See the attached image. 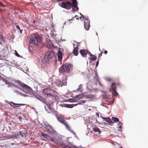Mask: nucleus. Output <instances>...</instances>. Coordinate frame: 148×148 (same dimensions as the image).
<instances>
[{
	"label": "nucleus",
	"mask_w": 148,
	"mask_h": 148,
	"mask_svg": "<svg viewBox=\"0 0 148 148\" xmlns=\"http://www.w3.org/2000/svg\"><path fill=\"white\" fill-rule=\"evenodd\" d=\"M44 93L47 96H49L52 101L49 103V104L53 103L54 101H58L59 99L58 94L57 92L49 88H46L43 90Z\"/></svg>",
	"instance_id": "obj_1"
},
{
	"label": "nucleus",
	"mask_w": 148,
	"mask_h": 148,
	"mask_svg": "<svg viewBox=\"0 0 148 148\" xmlns=\"http://www.w3.org/2000/svg\"><path fill=\"white\" fill-rule=\"evenodd\" d=\"M72 1V3L69 1L62 2L61 5L62 8L67 10L70 9L72 7L77 8L78 10L79 8L77 7V3L76 0H71Z\"/></svg>",
	"instance_id": "obj_2"
},
{
	"label": "nucleus",
	"mask_w": 148,
	"mask_h": 148,
	"mask_svg": "<svg viewBox=\"0 0 148 148\" xmlns=\"http://www.w3.org/2000/svg\"><path fill=\"white\" fill-rule=\"evenodd\" d=\"M41 41L40 37L38 34H35L30 38L29 42L31 44L38 46Z\"/></svg>",
	"instance_id": "obj_3"
},
{
	"label": "nucleus",
	"mask_w": 148,
	"mask_h": 148,
	"mask_svg": "<svg viewBox=\"0 0 148 148\" xmlns=\"http://www.w3.org/2000/svg\"><path fill=\"white\" fill-rule=\"evenodd\" d=\"M72 65L70 64H67L62 65L59 69L60 72L62 73H68L72 68Z\"/></svg>",
	"instance_id": "obj_4"
},
{
	"label": "nucleus",
	"mask_w": 148,
	"mask_h": 148,
	"mask_svg": "<svg viewBox=\"0 0 148 148\" xmlns=\"http://www.w3.org/2000/svg\"><path fill=\"white\" fill-rule=\"evenodd\" d=\"M17 83L18 85L20 86L22 88L25 89L27 92V93H29L31 92L32 91L31 88L28 86L27 85L24 84L22 82L20 81H17Z\"/></svg>",
	"instance_id": "obj_5"
},
{
	"label": "nucleus",
	"mask_w": 148,
	"mask_h": 148,
	"mask_svg": "<svg viewBox=\"0 0 148 148\" xmlns=\"http://www.w3.org/2000/svg\"><path fill=\"white\" fill-rule=\"evenodd\" d=\"M67 77H66L65 79H63L62 82L59 79H57L56 81V85L59 87H62V86H66L67 85Z\"/></svg>",
	"instance_id": "obj_6"
},
{
	"label": "nucleus",
	"mask_w": 148,
	"mask_h": 148,
	"mask_svg": "<svg viewBox=\"0 0 148 148\" xmlns=\"http://www.w3.org/2000/svg\"><path fill=\"white\" fill-rule=\"evenodd\" d=\"M55 56L54 53L52 51H49L46 53L45 54V56L43 59V60L45 61V63L47 62L50 58H52Z\"/></svg>",
	"instance_id": "obj_7"
},
{
	"label": "nucleus",
	"mask_w": 148,
	"mask_h": 148,
	"mask_svg": "<svg viewBox=\"0 0 148 148\" xmlns=\"http://www.w3.org/2000/svg\"><path fill=\"white\" fill-rule=\"evenodd\" d=\"M27 132L25 129L20 131L19 133H18L16 136V137L17 138H22L25 137Z\"/></svg>",
	"instance_id": "obj_8"
},
{
	"label": "nucleus",
	"mask_w": 148,
	"mask_h": 148,
	"mask_svg": "<svg viewBox=\"0 0 148 148\" xmlns=\"http://www.w3.org/2000/svg\"><path fill=\"white\" fill-rule=\"evenodd\" d=\"M45 128L47 131L50 134H54L55 131L53 130V127L48 124H45Z\"/></svg>",
	"instance_id": "obj_9"
},
{
	"label": "nucleus",
	"mask_w": 148,
	"mask_h": 148,
	"mask_svg": "<svg viewBox=\"0 0 148 148\" xmlns=\"http://www.w3.org/2000/svg\"><path fill=\"white\" fill-rule=\"evenodd\" d=\"M41 135L42 136L48 140H49L54 143H56L55 139L49 136L47 134L44 133H41Z\"/></svg>",
	"instance_id": "obj_10"
},
{
	"label": "nucleus",
	"mask_w": 148,
	"mask_h": 148,
	"mask_svg": "<svg viewBox=\"0 0 148 148\" xmlns=\"http://www.w3.org/2000/svg\"><path fill=\"white\" fill-rule=\"evenodd\" d=\"M45 108L46 110L48 113H50L52 112L56 114L57 113L55 111L53 108L48 105L45 107Z\"/></svg>",
	"instance_id": "obj_11"
},
{
	"label": "nucleus",
	"mask_w": 148,
	"mask_h": 148,
	"mask_svg": "<svg viewBox=\"0 0 148 148\" xmlns=\"http://www.w3.org/2000/svg\"><path fill=\"white\" fill-rule=\"evenodd\" d=\"M55 115L58 120L62 123L65 121V118L63 116L58 115L57 114V113Z\"/></svg>",
	"instance_id": "obj_12"
},
{
	"label": "nucleus",
	"mask_w": 148,
	"mask_h": 148,
	"mask_svg": "<svg viewBox=\"0 0 148 148\" xmlns=\"http://www.w3.org/2000/svg\"><path fill=\"white\" fill-rule=\"evenodd\" d=\"M90 26V21L88 19L84 21V27L85 29L87 30H88Z\"/></svg>",
	"instance_id": "obj_13"
},
{
	"label": "nucleus",
	"mask_w": 148,
	"mask_h": 148,
	"mask_svg": "<svg viewBox=\"0 0 148 148\" xmlns=\"http://www.w3.org/2000/svg\"><path fill=\"white\" fill-rule=\"evenodd\" d=\"M81 56L84 57H86L88 53V51L86 50L81 49L79 51Z\"/></svg>",
	"instance_id": "obj_14"
},
{
	"label": "nucleus",
	"mask_w": 148,
	"mask_h": 148,
	"mask_svg": "<svg viewBox=\"0 0 148 148\" xmlns=\"http://www.w3.org/2000/svg\"><path fill=\"white\" fill-rule=\"evenodd\" d=\"M62 124L65 126L66 129L67 130L70 131L71 132L73 133V134H75V133H74L72 130H71L69 126L66 121L63 122Z\"/></svg>",
	"instance_id": "obj_15"
},
{
	"label": "nucleus",
	"mask_w": 148,
	"mask_h": 148,
	"mask_svg": "<svg viewBox=\"0 0 148 148\" xmlns=\"http://www.w3.org/2000/svg\"><path fill=\"white\" fill-rule=\"evenodd\" d=\"M9 104L12 106L15 107H19L21 106L24 105L23 104H17L15 103L12 102H10L9 103Z\"/></svg>",
	"instance_id": "obj_16"
},
{
	"label": "nucleus",
	"mask_w": 148,
	"mask_h": 148,
	"mask_svg": "<svg viewBox=\"0 0 148 148\" xmlns=\"http://www.w3.org/2000/svg\"><path fill=\"white\" fill-rule=\"evenodd\" d=\"M82 97L81 95H77L75 96L73 99H71V101L72 102H75L76 100H78L80 99Z\"/></svg>",
	"instance_id": "obj_17"
},
{
	"label": "nucleus",
	"mask_w": 148,
	"mask_h": 148,
	"mask_svg": "<svg viewBox=\"0 0 148 148\" xmlns=\"http://www.w3.org/2000/svg\"><path fill=\"white\" fill-rule=\"evenodd\" d=\"M78 46H77L76 47H74V49L73 51V53L75 56H77L78 54Z\"/></svg>",
	"instance_id": "obj_18"
},
{
	"label": "nucleus",
	"mask_w": 148,
	"mask_h": 148,
	"mask_svg": "<svg viewBox=\"0 0 148 148\" xmlns=\"http://www.w3.org/2000/svg\"><path fill=\"white\" fill-rule=\"evenodd\" d=\"M46 45L47 47L50 48L53 46V44L51 40H49L47 42Z\"/></svg>",
	"instance_id": "obj_19"
},
{
	"label": "nucleus",
	"mask_w": 148,
	"mask_h": 148,
	"mask_svg": "<svg viewBox=\"0 0 148 148\" xmlns=\"http://www.w3.org/2000/svg\"><path fill=\"white\" fill-rule=\"evenodd\" d=\"M123 124L121 122H119L117 125V129L119 131H121Z\"/></svg>",
	"instance_id": "obj_20"
},
{
	"label": "nucleus",
	"mask_w": 148,
	"mask_h": 148,
	"mask_svg": "<svg viewBox=\"0 0 148 148\" xmlns=\"http://www.w3.org/2000/svg\"><path fill=\"white\" fill-rule=\"evenodd\" d=\"M114 147L113 148H125L121 147V145L117 143L114 144Z\"/></svg>",
	"instance_id": "obj_21"
},
{
	"label": "nucleus",
	"mask_w": 148,
	"mask_h": 148,
	"mask_svg": "<svg viewBox=\"0 0 148 148\" xmlns=\"http://www.w3.org/2000/svg\"><path fill=\"white\" fill-rule=\"evenodd\" d=\"M103 119L105 121L108 123H110L112 122V121L111 120V119L109 117L106 118L103 117Z\"/></svg>",
	"instance_id": "obj_22"
},
{
	"label": "nucleus",
	"mask_w": 148,
	"mask_h": 148,
	"mask_svg": "<svg viewBox=\"0 0 148 148\" xmlns=\"http://www.w3.org/2000/svg\"><path fill=\"white\" fill-rule=\"evenodd\" d=\"M93 130L95 132H99V133H100L101 132L100 129L97 127L93 128Z\"/></svg>",
	"instance_id": "obj_23"
},
{
	"label": "nucleus",
	"mask_w": 148,
	"mask_h": 148,
	"mask_svg": "<svg viewBox=\"0 0 148 148\" xmlns=\"http://www.w3.org/2000/svg\"><path fill=\"white\" fill-rule=\"evenodd\" d=\"M111 89L113 91L116 90V86H115V84L114 83H112L111 86Z\"/></svg>",
	"instance_id": "obj_24"
},
{
	"label": "nucleus",
	"mask_w": 148,
	"mask_h": 148,
	"mask_svg": "<svg viewBox=\"0 0 148 148\" xmlns=\"http://www.w3.org/2000/svg\"><path fill=\"white\" fill-rule=\"evenodd\" d=\"M90 57L92 61H95L97 59L96 57L94 56V55L92 54H91L90 55Z\"/></svg>",
	"instance_id": "obj_25"
},
{
	"label": "nucleus",
	"mask_w": 148,
	"mask_h": 148,
	"mask_svg": "<svg viewBox=\"0 0 148 148\" xmlns=\"http://www.w3.org/2000/svg\"><path fill=\"white\" fill-rule=\"evenodd\" d=\"M112 120L115 122H117L119 121V119L118 118L114 117H112Z\"/></svg>",
	"instance_id": "obj_26"
},
{
	"label": "nucleus",
	"mask_w": 148,
	"mask_h": 148,
	"mask_svg": "<svg viewBox=\"0 0 148 148\" xmlns=\"http://www.w3.org/2000/svg\"><path fill=\"white\" fill-rule=\"evenodd\" d=\"M112 93L113 95L115 96H116L118 95V93L116 91V90L113 91L112 92Z\"/></svg>",
	"instance_id": "obj_27"
},
{
	"label": "nucleus",
	"mask_w": 148,
	"mask_h": 148,
	"mask_svg": "<svg viewBox=\"0 0 148 148\" xmlns=\"http://www.w3.org/2000/svg\"><path fill=\"white\" fill-rule=\"evenodd\" d=\"M87 98H92L94 97V96L92 95H86Z\"/></svg>",
	"instance_id": "obj_28"
},
{
	"label": "nucleus",
	"mask_w": 148,
	"mask_h": 148,
	"mask_svg": "<svg viewBox=\"0 0 148 148\" xmlns=\"http://www.w3.org/2000/svg\"><path fill=\"white\" fill-rule=\"evenodd\" d=\"M66 107L69 108H72L73 107V105L67 104L66 105Z\"/></svg>",
	"instance_id": "obj_29"
},
{
	"label": "nucleus",
	"mask_w": 148,
	"mask_h": 148,
	"mask_svg": "<svg viewBox=\"0 0 148 148\" xmlns=\"http://www.w3.org/2000/svg\"><path fill=\"white\" fill-rule=\"evenodd\" d=\"M82 18L84 20V21H85L87 20V19H88V17H85L82 14L81 15Z\"/></svg>",
	"instance_id": "obj_30"
},
{
	"label": "nucleus",
	"mask_w": 148,
	"mask_h": 148,
	"mask_svg": "<svg viewBox=\"0 0 148 148\" xmlns=\"http://www.w3.org/2000/svg\"><path fill=\"white\" fill-rule=\"evenodd\" d=\"M80 101V102H79V103H78L77 104L75 105V106H76V105H77V104H80L81 103H84L86 102V101H84V100H81Z\"/></svg>",
	"instance_id": "obj_31"
},
{
	"label": "nucleus",
	"mask_w": 148,
	"mask_h": 148,
	"mask_svg": "<svg viewBox=\"0 0 148 148\" xmlns=\"http://www.w3.org/2000/svg\"><path fill=\"white\" fill-rule=\"evenodd\" d=\"M2 80L3 82H4L5 83V84H8V82L7 81V80L5 79L3 77L2 78Z\"/></svg>",
	"instance_id": "obj_32"
},
{
	"label": "nucleus",
	"mask_w": 148,
	"mask_h": 148,
	"mask_svg": "<svg viewBox=\"0 0 148 148\" xmlns=\"http://www.w3.org/2000/svg\"><path fill=\"white\" fill-rule=\"evenodd\" d=\"M58 60L59 61H61L62 59V56H58Z\"/></svg>",
	"instance_id": "obj_33"
},
{
	"label": "nucleus",
	"mask_w": 148,
	"mask_h": 148,
	"mask_svg": "<svg viewBox=\"0 0 148 148\" xmlns=\"http://www.w3.org/2000/svg\"><path fill=\"white\" fill-rule=\"evenodd\" d=\"M61 146L62 147H64V148H66V147L67 146V145H65L63 144H61Z\"/></svg>",
	"instance_id": "obj_34"
},
{
	"label": "nucleus",
	"mask_w": 148,
	"mask_h": 148,
	"mask_svg": "<svg viewBox=\"0 0 148 148\" xmlns=\"http://www.w3.org/2000/svg\"><path fill=\"white\" fill-rule=\"evenodd\" d=\"M58 56H62V53L60 51H58Z\"/></svg>",
	"instance_id": "obj_35"
},
{
	"label": "nucleus",
	"mask_w": 148,
	"mask_h": 148,
	"mask_svg": "<svg viewBox=\"0 0 148 148\" xmlns=\"http://www.w3.org/2000/svg\"><path fill=\"white\" fill-rule=\"evenodd\" d=\"M15 55H16L17 56V57H20V55H19L17 53V51H15Z\"/></svg>",
	"instance_id": "obj_36"
},
{
	"label": "nucleus",
	"mask_w": 148,
	"mask_h": 148,
	"mask_svg": "<svg viewBox=\"0 0 148 148\" xmlns=\"http://www.w3.org/2000/svg\"><path fill=\"white\" fill-rule=\"evenodd\" d=\"M66 148H77V147L75 146H72L71 147H69L68 146L66 147Z\"/></svg>",
	"instance_id": "obj_37"
},
{
	"label": "nucleus",
	"mask_w": 148,
	"mask_h": 148,
	"mask_svg": "<svg viewBox=\"0 0 148 148\" xmlns=\"http://www.w3.org/2000/svg\"><path fill=\"white\" fill-rule=\"evenodd\" d=\"M0 5L3 7H4L5 6V5H3L1 1H0Z\"/></svg>",
	"instance_id": "obj_38"
},
{
	"label": "nucleus",
	"mask_w": 148,
	"mask_h": 148,
	"mask_svg": "<svg viewBox=\"0 0 148 148\" xmlns=\"http://www.w3.org/2000/svg\"><path fill=\"white\" fill-rule=\"evenodd\" d=\"M82 88L81 85H79V88L77 89V90H80V89H82Z\"/></svg>",
	"instance_id": "obj_39"
},
{
	"label": "nucleus",
	"mask_w": 148,
	"mask_h": 148,
	"mask_svg": "<svg viewBox=\"0 0 148 148\" xmlns=\"http://www.w3.org/2000/svg\"><path fill=\"white\" fill-rule=\"evenodd\" d=\"M16 28L17 29H20V27L18 25H16Z\"/></svg>",
	"instance_id": "obj_40"
},
{
	"label": "nucleus",
	"mask_w": 148,
	"mask_h": 148,
	"mask_svg": "<svg viewBox=\"0 0 148 148\" xmlns=\"http://www.w3.org/2000/svg\"><path fill=\"white\" fill-rule=\"evenodd\" d=\"M98 64H99V61L98 60V61L96 62V67L98 65Z\"/></svg>",
	"instance_id": "obj_41"
},
{
	"label": "nucleus",
	"mask_w": 148,
	"mask_h": 148,
	"mask_svg": "<svg viewBox=\"0 0 148 148\" xmlns=\"http://www.w3.org/2000/svg\"><path fill=\"white\" fill-rule=\"evenodd\" d=\"M103 53V52L102 51L101 53L99 54V57H100L102 55V53Z\"/></svg>",
	"instance_id": "obj_42"
},
{
	"label": "nucleus",
	"mask_w": 148,
	"mask_h": 148,
	"mask_svg": "<svg viewBox=\"0 0 148 148\" xmlns=\"http://www.w3.org/2000/svg\"><path fill=\"white\" fill-rule=\"evenodd\" d=\"M75 18V17H73L72 19H69V21H72V20H73V19Z\"/></svg>",
	"instance_id": "obj_43"
},
{
	"label": "nucleus",
	"mask_w": 148,
	"mask_h": 148,
	"mask_svg": "<svg viewBox=\"0 0 148 148\" xmlns=\"http://www.w3.org/2000/svg\"><path fill=\"white\" fill-rule=\"evenodd\" d=\"M107 53H108V52L107 51H104V52L103 53H105V54H106Z\"/></svg>",
	"instance_id": "obj_44"
},
{
	"label": "nucleus",
	"mask_w": 148,
	"mask_h": 148,
	"mask_svg": "<svg viewBox=\"0 0 148 148\" xmlns=\"http://www.w3.org/2000/svg\"><path fill=\"white\" fill-rule=\"evenodd\" d=\"M20 30V33L21 34H22V31H23V29H19Z\"/></svg>",
	"instance_id": "obj_45"
},
{
	"label": "nucleus",
	"mask_w": 148,
	"mask_h": 148,
	"mask_svg": "<svg viewBox=\"0 0 148 148\" xmlns=\"http://www.w3.org/2000/svg\"><path fill=\"white\" fill-rule=\"evenodd\" d=\"M96 115L99 117V114L97 112L96 113Z\"/></svg>",
	"instance_id": "obj_46"
},
{
	"label": "nucleus",
	"mask_w": 148,
	"mask_h": 148,
	"mask_svg": "<svg viewBox=\"0 0 148 148\" xmlns=\"http://www.w3.org/2000/svg\"><path fill=\"white\" fill-rule=\"evenodd\" d=\"M99 83L100 86H102V85L101 84V83L99 81Z\"/></svg>",
	"instance_id": "obj_47"
},
{
	"label": "nucleus",
	"mask_w": 148,
	"mask_h": 148,
	"mask_svg": "<svg viewBox=\"0 0 148 148\" xmlns=\"http://www.w3.org/2000/svg\"><path fill=\"white\" fill-rule=\"evenodd\" d=\"M62 0H57L58 1H62Z\"/></svg>",
	"instance_id": "obj_48"
},
{
	"label": "nucleus",
	"mask_w": 148,
	"mask_h": 148,
	"mask_svg": "<svg viewBox=\"0 0 148 148\" xmlns=\"http://www.w3.org/2000/svg\"><path fill=\"white\" fill-rule=\"evenodd\" d=\"M35 22H36V21H35V20H34V21H33V23H35Z\"/></svg>",
	"instance_id": "obj_49"
},
{
	"label": "nucleus",
	"mask_w": 148,
	"mask_h": 148,
	"mask_svg": "<svg viewBox=\"0 0 148 148\" xmlns=\"http://www.w3.org/2000/svg\"><path fill=\"white\" fill-rule=\"evenodd\" d=\"M79 19L78 18H76V19H77V20H78Z\"/></svg>",
	"instance_id": "obj_50"
},
{
	"label": "nucleus",
	"mask_w": 148,
	"mask_h": 148,
	"mask_svg": "<svg viewBox=\"0 0 148 148\" xmlns=\"http://www.w3.org/2000/svg\"><path fill=\"white\" fill-rule=\"evenodd\" d=\"M77 15H75V17H77Z\"/></svg>",
	"instance_id": "obj_51"
},
{
	"label": "nucleus",
	"mask_w": 148,
	"mask_h": 148,
	"mask_svg": "<svg viewBox=\"0 0 148 148\" xmlns=\"http://www.w3.org/2000/svg\"><path fill=\"white\" fill-rule=\"evenodd\" d=\"M79 18H80L81 19H82V17H81H81H79Z\"/></svg>",
	"instance_id": "obj_52"
}]
</instances>
